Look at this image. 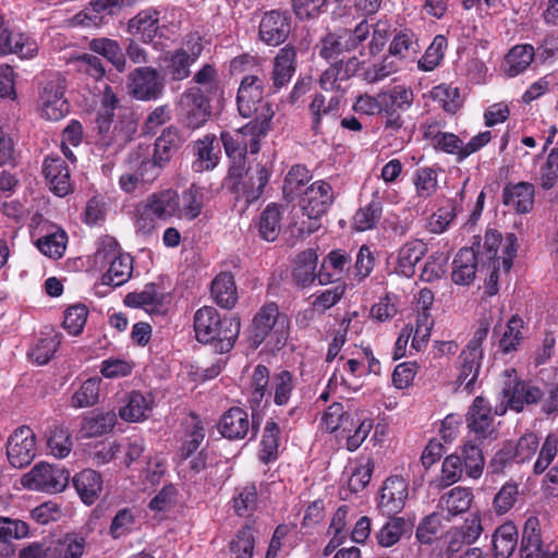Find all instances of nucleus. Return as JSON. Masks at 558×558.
<instances>
[{
    "mask_svg": "<svg viewBox=\"0 0 558 558\" xmlns=\"http://www.w3.org/2000/svg\"><path fill=\"white\" fill-rule=\"evenodd\" d=\"M137 126V118L132 109L121 106L112 87L106 85L95 119L97 144L118 153L134 140Z\"/></svg>",
    "mask_w": 558,
    "mask_h": 558,
    "instance_id": "obj_1",
    "label": "nucleus"
},
{
    "mask_svg": "<svg viewBox=\"0 0 558 558\" xmlns=\"http://www.w3.org/2000/svg\"><path fill=\"white\" fill-rule=\"evenodd\" d=\"M195 338L204 344H211L219 354L230 352L239 337L240 318L234 315L221 316L213 306H203L194 314Z\"/></svg>",
    "mask_w": 558,
    "mask_h": 558,
    "instance_id": "obj_2",
    "label": "nucleus"
},
{
    "mask_svg": "<svg viewBox=\"0 0 558 558\" xmlns=\"http://www.w3.org/2000/svg\"><path fill=\"white\" fill-rule=\"evenodd\" d=\"M180 216V195L175 190L154 192L135 208L134 222L137 232L148 235L157 227V221L168 222Z\"/></svg>",
    "mask_w": 558,
    "mask_h": 558,
    "instance_id": "obj_3",
    "label": "nucleus"
},
{
    "mask_svg": "<svg viewBox=\"0 0 558 558\" xmlns=\"http://www.w3.org/2000/svg\"><path fill=\"white\" fill-rule=\"evenodd\" d=\"M269 116L270 113L263 116L260 121H248L233 132H221L220 140L232 165L245 166L247 153H259L262 140L270 132Z\"/></svg>",
    "mask_w": 558,
    "mask_h": 558,
    "instance_id": "obj_4",
    "label": "nucleus"
},
{
    "mask_svg": "<svg viewBox=\"0 0 558 558\" xmlns=\"http://www.w3.org/2000/svg\"><path fill=\"white\" fill-rule=\"evenodd\" d=\"M270 174L269 169L262 163L248 169H245V166L231 165L225 179V186L236 201H244L251 205L263 195Z\"/></svg>",
    "mask_w": 558,
    "mask_h": 558,
    "instance_id": "obj_5",
    "label": "nucleus"
},
{
    "mask_svg": "<svg viewBox=\"0 0 558 558\" xmlns=\"http://www.w3.org/2000/svg\"><path fill=\"white\" fill-rule=\"evenodd\" d=\"M288 336V318L281 315L275 302L265 304L255 314L251 327V345L257 349L264 341L276 348L284 345Z\"/></svg>",
    "mask_w": 558,
    "mask_h": 558,
    "instance_id": "obj_6",
    "label": "nucleus"
},
{
    "mask_svg": "<svg viewBox=\"0 0 558 558\" xmlns=\"http://www.w3.org/2000/svg\"><path fill=\"white\" fill-rule=\"evenodd\" d=\"M236 106L243 118L251 121H260L263 116L269 114V130L272 129L275 109L271 102L264 98V81L257 75H245L236 94Z\"/></svg>",
    "mask_w": 558,
    "mask_h": 558,
    "instance_id": "obj_7",
    "label": "nucleus"
},
{
    "mask_svg": "<svg viewBox=\"0 0 558 558\" xmlns=\"http://www.w3.org/2000/svg\"><path fill=\"white\" fill-rule=\"evenodd\" d=\"M335 202V192L329 182L317 180L308 185L300 199L303 214L310 219L306 228H301L300 233L310 235L320 227L319 219L326 215Z\"/></svg>",
    "mask_w": 558,
    "mask_h": 558,
    "instance_id": "obj_8",
    "label": "nucleus"
},
{
    "mask_svg": "<svg viewBox=\"0 0 558 558\" xmlns=\"http://www.w3.org/2000/svg\"><path fill=\"white\" fill-rule=\"evenodd\" d=\"M96 258L109 264L107 271L101 277L102 284L120 287L132 276L133 258L130 254L122 253L114 238L105 236L97 250Z\"/></svg>",
    "mask_w": 558,
    "mask_h": 558,
    "instance_id": "obj_9",
    "label": "nucleus"
},
{
    "mask_svg": "<svg viewBox=\"0 0 558 558\" xmlns=\"http://www.w3.org/2000/svg\"><path fill=\"white\" fill-rule=\"evenodd\" d=\"M70 481V472L62 466L48 462L36 463L21 477L24 488L47 494L63 492Z\"/></svg>",
    "mask_w": 558,
    "mask_h": 558,
    "instance_id": "obj_10",
    "label": "nucleus"
},
{
    "mask_svg": "<svg viewBox=\"0 0 558 558\" xmlns=\"http://www.w3.org/2000/svg\"><path fill=\"white\" fill-rule=\"evenodd\" d=\"M178 116L182 124L191 130L202 128L209 120L210 100L201 87H190L181 95Z\"/></svg>",
    "mask_w": 558,
    "mask_h": 558,
    "instance_id": "obj_11",
    "label": "nucleus"
},
{
    "mask_svg": "<svg viewBox=\"0 0 558 558\" xmlns=\"http://www.w3.org/2000/svg\"><path fill=\"white\" fill-rule=\"evenodd\" d=\"M66 81L57 72L44 84L39 96L40 116L50 121L63 119L70 111V105L64 97Z\"/></svg>",
    "mask_w": 558,
    "mask_h": 558,
    "instance_id": "obj_12",
    "label": "nucleus"
},
{
    "mask_svg": "<svg viewBox=\"0 0 558 558\" xmlns=\"http://www.w3.org/2000/svg\"><path fill=\"white\" fill-rule=\"evenodd\" d=\"M218 432L221 436L229 440H242L247 435L250 439H255L259 423L255 421V415L250 420L245 409L240 407H231L220 417L217 424Z\"/></svg>",
    "mask_w": 558,
    "mask_h": 558,
    "instance_id": "obj_13",
    "label": "nucleus"
},
{
    "mask_svg": "<svg viewBox=\"0 0 558 558\" xmlns=\"http://www.w3.org/2000/svg\"><path fill=\"white\" fill-rule=\"evenodd\" d=\"M163 87L162 77L153 66L136 68L128 75L129 94L136 100H155L162 95Z\"/></svg>",
    "mask_w": 558,
    "mask_h": 558,
    "instance_id": "obj_14",
    "label": "nucleus"
},
{
    "mask_svg": "<svg viewBox=\"0 0 558 558\" xmlns=\"http://www.w3.org/2000/svg\"><path fill=\"white\" fill-rule=\"evenodd\" d=\"M37 452L34 430L22 425L13 430L7 440V457L13 468L22 469L32 463Z\"/></svg>",
    "mask_w": 558,
    "mask_h": 558,
    "instance_id": "obj_15",
    "label": "nucleus"
},
{
    "mask_svg": "<svg viewBox=\"0 0 558 558\" xmlns=\"http://www.w3.org/2000/svg\"><path fill=\"white\" fill-rule=\"evenodd\" d=\"M408 496V481L401 475H390L380 487L378 509L384 515H396L404 508Z\"/></svg>",
    "mask_w": 558,
    "mask_h": 558,
    "instance_id": "obj_16",
    "label": "nucleus"
},
{
    "mask_svg": "<svg viewBox=\"0 0 558 558\" xmlns=\"http://www.w3.org/2000/svg\"><path fill=\"white\" fill-rule=\"evenodd\" d=\"M291 32V17L289 12L271 10L266 12L258 26V36L267 46L277 47L283 44Z\"/></svg>",
    "mask_w": 558,
    "mask_h": 558,
    "instance_id": "obj_17",
    "label": "nucleus"
},
{
    "mask_svg": "<svg viewBox=\"0 0 558 558\" xmlns=\"http://www.w3.org/2000/svg\"><path fill=\"white\" fill-rule=\"evenodd\" d=\"M39 46L28 33L19 29L0 31V56L15 54L22 60H29L38 54Z\"/></svg>",
    "mask_w": 558,
    "mask_h": 558,
    "instance_id": "obj_18",
    "label": "nucleus"
},
{
    "mask_svg": "<svg viewBox=\"0 0 558 558\" xmlns=\"http://www.w3.org/2000/svg\"><path fill=\"white\" fill-rule=\"evenodd\" d=\"M465 423L475 440L483 441L488 438L494 432V416L489 401L483 396L475 397L465 414Z\"/></svg>",
    "mask_w": 558,
    "mask_h": 558,
    "instance_id": "obj_19",
    "label": "nucleus"
},
{
    "mask_svg": "<svg viewBox=\"0 0 558 558\" xmlns=\"http://www.w3.org/2000/svg\"><path fill=\"white\" fill-rule=\"evenodd\" d=\"M43 174L49 190L59 197L72 192L73 185L68 162L60 156H48L43 163Z\"/></svg>",
    "mask_w": 558,
    "mask_h": 558,
    "instance_id": "obj_20",
    "label": "nucleus"
},
{
    "mask_svg": "<svg viewBox=\"0 0 558 558\" xmlns=\"http://www.w3.org/2000/svg\"><path fill=\"white\" fill-rule=\"evenodd\" d=\"M130 168L136 171L142 183L153 184L161 174L165 165L150 154L149 145L138 144L128 157Z\"/></svg>",
    "mask_w": 558,
    "mask_h": 558,
    "instance_id": "obj_21",
    "label": "nucleus"
},
{
    "mask_svg": "<svg viewBox=\"0 0 558 558\" xmlns=\"http://www.w3.org/2000/svg\"><path fill=\"white\" fill-rule=\"evenodd\" d=\"M502 395L508 407L515 412H521L525 404L539 402L544 397V392L538 387L517 377L506 383Z\"/></svg>",
    "mask_w": 558,
    "mask_h": 558,
    "instance_id": "obj_22",
    "label": "nucleus"
},
{
    "mask_svg": "<svg viewBox=\"0 0 558 558\" xmlns=\"http://www.w3.org/2000/svg\"><path fill=\"white\" fill-rule=\"evenodd\" d=\"M193 161L192 170L196 173L215 169L220 159V148L216 136L207 134L192 143Z\"/></svg>",
    "mask_w": 558,
    "mask_h": 558,
    "instance_id": "obj_23",
    "label": "nucleus"
},
{
    "mask_svg": "<svg viewBox=\"0 0 558 558\" xmlns=\"http://www.w3.org/2000/svg\"><path fill=\"white\" fill-rule=\"evenodd\" d=\"M165 295L158 284L146 283L142 291L130 292L124 298V304L133 308H142L150 315H161L166 312Z\"/></svg>",
    "mask_w": 558,
    "mask_h": 558,
    "instance_id": "obj_24",
    "label": "nucleus"
},
{
    "mask_svg": "<svg viewBox=\"0 0 558 558\" xmlns=\"http://www.w3.org/2000/svg\"><path fill=\"white\" fill-rule=\"evenodd\" d=\"M296 70V49L288 44L280 48L274 58V66L271 72L272 92L276 93L286 86L294 75Z\"/></svg>",
    "mask_w": 558,
    "mask_h": 558,
    "instance_id": "obj_25",
    "label": "nucleus"
},
{
    "mask_svg": "<svg viewBox=\"0 0 558 558\" xmlns=\"http://www.w3.org/2000/svg\"><path fill=\"white\" fill-rule=\"evenodd\" d=\"M535 189L530 182L507 183L502 190V204L518 214H527L534 206Z\"/></svg>",
    "mask_w": 558,
    "mask_h": 558,
    "instance_id": "obj_26",
    "label": "nucleus"
},
{
    "mask_svg": "<svg viewBox=\"0 0 558 558\" xmlns=\"http://www.w3.org/2000/svg\"><path fill=\"white\" fill-rule=\"evenodd\" d=\"M483 362V353H473L469 350H462L458 356V375L456 384L463 386L464 390L473 393L475 384L478 379Z\"/></svg>",
    "mask_w": 558,
    "mask_h": 558,
    "instance_id": "obj_27",
    "label": "nucleus"
},
{
    "mask_svg": "<svg viewBox=\"0 0 558 558\" xmlns=\"http://www.w3.org/2000/svg\"><path fill=\"white\" fill-rule=\"evenodd\" d=\"M295 388L296 378L290 371L280 369L275 372L264 407L269 405L270 401L278 407L288 405Z\"/></svg>",
    "mask_w": 558,
    "mask_h": 558,
    "instance_id": "obj_28",
    "label": "nucleus"
},
{
    "mask_svg": "<svg viewBox=\"0 0 558 558\" xmlns=\"http://www.w3.org/2000/svg\"><path fill=\"white\" fill-rule=\"evenodd\" d=\"M477 254L473 247H462L452 262L451 280L459 286H470L477 270Z\"/></svg>",
    "mask_w": 558,
    "mask_h": 558,
    "instance_id": "obj_29",
    "label": "nucleus"
},
{
    "mask_svg": "<svg viewBox=\"0 0 558 558\" xmlns=\"http://www.w3.org/2000/svg\"><path fill=\"white\" fill-rule=\"evenodd\" d=\"M383 216V196L379 190L372 193V198L365 205H361L352 218V228L357 232H364L376 228Z\"/></svg>",
    "mask_w": 558,
    "mask_h": 558,
    "instance_id": "obj_30",
    "label": "nucleus"
},
{
    "mask_svg": "<svg viewBox=\"0 0 558 558\" xmlns=\"http://www.w3.org/2000/svg\"><path fill=\"white\" fill-rule=\"evenodd\" d=\"M427 253V245L422 240H412L403 244L399 252L396 264V272L405 278H412L415 274L416 264Z\"/></svg>",
    "mask_w": 558,
    "mask_h": 558,
    "instance_id": "obj_31",
    "label": "nucleus"
},
{
    "mask_svg": "<svg viewBox=\"0 0 558 558\" xmlns=\"http://www.w3.org/2000/svg\"><path fill=\"white\" fill-rule=\"evenodd\" d=\"M351 257L342 250H332L324 258L320 269L317 272L319 284H328L342 278L349 269Z\"/></svg>",
    "mask_w": 558,
    "mask_h": 558,
    "instance_id": "obj_32",
    "label": "nucleus"
},
{
    "mask_svg": "<svg viewBox=\"0 0 558 558\" xmlns=\"http://www.w3.org/2000/svg\"><path fill=\"white\" fill-rule=\"evenodd\" d=\"M72 483L81 500L88 506L99 498L102 490V477L100 473L92 469H85L76 473Z\"/></svg>",
    "mask_w": 558,
    "mask_h": 558,
    "instance_id": "obj_33",
    "label": "nucleus"
},
{
    "mask_svg": "<svg viewBox=\"0 0 558 558\" xmlns=\"http://www.w3.org/2000/svg\"><path fill=\"white\" fill-rule=\"evenodd\" d=\"M474 495L471 488L456 486L441 495L438 508L446 511L449 517H456L466 512L473 502Z\"/></svg>",
    "mask_w": 558,
    "mask_h": 558,
    "instance_id": "obj_34",
    "label": "nucleus"
},
{
    "mask_svg": "<svg viewBox=\"0 0 558 558\" xmlns=\"http://www.w3.org/2000/svg\"><path fill=\"white\" fill-rule=\"evenodd\" d=\"M271 381L272 374L269 368L264 364H257L253 369L248 386V403L253 412L264 407L263 403H265Z\"/></svg>",
    "mask_w": 558,
    "mask_h": 558,
    "instance_id": "obj_35",
    "label": "nucleus"
},
{
    "mask_svg": "<svg viewBox=\"0 0 558 558\" xmlns=\"http://www.w3.org/2000/svg\"><path fill=\"white\" fill-rule=\"evenodd\" d=\"M154 400L140 391H131L125 404L120 408L119 416L125 422H142L148 417L153 410Z\"/></svg>",
    "mask_w": 558,
    "mask_h": 558,
    "instance_id": "obj_36",
    "label": "nucleus"
},
{
    "mask_svg": "<svg viewBox=\"0 0 558 558\" xmlns=\"http://www.w3.org/2000/svg\"><path fill=\"white\" fill-rule=\"evenodd\" d=\"M158 29L159 12L151 8L142 10L129 21V32L132 35H138L146 44L154 41Z\"/></svg>",
    "mask_w": 558,
    "mask_h": 558,
    "instance_id": "obj_37",
    "label": "nucleus"
},
{
    "mask_svg": "<svg viewBox=\"0 0 558 558\" xmlns=\"http://www.w3.org/2000/svg\"><path fill=\"white\" fill-rule=\"evenodd\" d=\"M210 293L217 305L222 308H232L238 301V291L233 275L228 271L217 275L211 281Z\"/></svg>",
    "mask_w": 558,
    "mask_h": 558,
    "instance_id": "obj_38",
    "label": "nucleus"
},
{
    "mask_svg": "<svg viewBox=\"0 0 558 558\" xmlns=\"http://www.w3.org/2000/svg\"><path fill=\"white\" fill-rule=\"evenodd\" d=\"M234 513L241 518H250L258 507V492L254 482L236 486L230 500Z\"/></svg>",
    "mask_w": 558,
    "mask_h": 558,
    "instance_id": "obj_39",
    "label": "nucleus"
},
{
    "mask_svg": "<svg viewBox=\"0 0 558 558\" xmlns=\"http://www.w3.org/2000/svg\"><path fill=\"white\" fill-rule=\"evenodd\" d=\"M47 448L58 459L66 458L73 449V437L70 427L65 423H54L47 433Z\"/></svg>",
    "mask_w": 558,
    "mask_h": 558,
    "instance_id": "obj_40",
    "label": "nucleus"
},
{
    "mask_svg": "<svg viewBox=\"0 0 558 558\" xmlns=\"http://www.w3.org/2000/svg\"><path fill=\"white\" fill-rule=\"evenodd\" d=\"M536 60L535 48L531 44H519L513 46L505 57V72L509 77H515L529 69Z\"/></svg>",
    "mask_w": 558,
    "mask_h": 558,
    "instance_id": "obj_41",
    "label": "nucleus"
},
{
    "mask_svg": "<svg viewBox=\"0 0 558 558\" xmlns=\"http://www.w3.org/2000/svg\"><path fill=\"white\" fill-rule=\"evenodd\" d=\"M182 145L179 130L174 126L166 128L155 140L150 154L167 166Z\"/></svg>",
    "mask_w": 558,
    "mask_h": 558,
    "instance_id": "obj_42",
    "label": "nucleus"
},
{
    "mask_svg": "<svg viewBox=\"0 0 558 558\" xmlns=\"http://www.w3.org/2000/svg\"><path fill=\"white\" fill-rule=\"evenodd\" d=\"M414 93L411 87L405 85H395L387 89H381L380 108L381 110H395L407 112L413 105Z\"/></svg>",
    "mask_w": 558,
    "mask_h": 558,
    "instance_id": "obj_43",
    "label": "nucleus"
},
{
    "mask_svg": "<svg viewBox=\"0 0 558 558\" xmlns=\"http://www.w3.org/2000/svg\"><path fill=\"white\" fill-rule=\"evenodd\" d=\"M543 547L539 521L530 517L523 526L520 556L521 558H541Z\"/></svg>",
    "mask_w": 558,
    "mask_h": 558,
    "instance_id": "obj_44",
    "label": "nucleus"
},
{
    "mask_svg": "<svg viewBox=\"0 0 558 558\" xmlns=\"http://www.w3.org/2000/svg\"><path fill=\"white\" fill-rule=\"evenodd\" d=\"M88 49L106 58L118 72L125 71L126 58L117 40L106 37L94 38L88 43Z\"/></svg>",
    "mask_w": 558,
    "mask_h": 558,
    "instance_id": "obj_45",
    "label": "nucleus"
},
{
    "mask_svg": "<svg viewBox=\"0 0 558 558\" xmlns=\"http://www.w3.org/2000/svg\"><path fill=\"white\" fill-rule=\"evenodd\" d=\"M281 428L277 422H266L260 440L258 459L264 464H269L278 459Z\"/></svg>",
    "mask_w": 558,
    "mask_h": 558,
    "instance_id": "obj_46",
    "label": "nucleus"
},
{
    "mask_svg": "<svg viewBox=\"0 0 558 558\" xmlns=\"http://www.w3.org/2000/svg\"><path fill=\"white\" fill-rule=\"evenodd\" d=\"M424 137L430 141L436 150L454 155L458 161L465 159L463 155L464 143L454 133L440 131L433 133L432 126H429L428 130L424 132Z\"/></svg>",
    "mask_w": 558,
    "mask_h": 558,
    "instance_id": "obj_47",
    "label": "nucleus"
},
{
    "mask_svg": "<svg viewBox=\"0 0 558 558\" xmlns=\"http://www.w3.org/2000/svg\"><path fill=\"white\" fill-rule=\"evenodd\" d=\"M518 545V529L512 522L501 524L493 535L495 558H509Z\"/></svg>",
    "mask_w": 558,
    "mask_h": 558,
    "instance_id": "obj_48",
    "label": "nucleus"
},
{
    "mask_svg": "<svg viewBox=\"0 0 558 558\" xmlns=\"http://www.w3.org/2000/svg\"><path fill=\"white\" fill-rule=\"evenodd\" d=\"M318 256L315 251L307 250L298 255L292 271L294 282L302 287L311 286L317 279L316 266Z\"/></svg>",
    "mask_w": 558,
    "mask_h": 558,
    "instance_id": "obj_49",
    "label": "nucleus"
},
{
    "mask_svg": "<svg viewBox=\"0 0 558 558\" xmlns=\"http://www.w3.org/2000/svg\"><path fill=\"white\" fill-rule=\"evenodd\" d=\"M282 210L276 203L268 204L259 215L258 232L262 239L272 242L281 230Z\"/></svg>",
    "mask_w": 558,
    "mask_h": 558,
    "instance_id": "obj_50",
    "label": "nucleus"
},
{
    "mask_svg": "<svg viewBox=\"0 0 558 558\" xmlns=\"http://www.w3.org/2000/svg\"><path fill=\"white\" fill-rule=\"evenodd\" d=\"M117 423L114 411L99 412L85 415L81 423V430L86 437H98L110 433Z\"/></svg>",
    "mask_w": 558,
    "mask_h": 558,
    "instance_id": "obj_51",
    "label": "nucleus"
},
{
    "mask_svg": "<svg viewBox=\"0 0 558 558\" xmlns=\"http://www.w3.org/2000/svg\"><path fill=\"white\" fill-rule=\"evenodd\" d=\"M312 173L304 165L292 166L283 181V195L287 201H293L303 194V187L311 181Z\"/></svg>",
    "mask_w": 558,
    "mask_h": 558,
    "instance_id": "obj_52",
    "label": "nucleus"
},
{
    "mask_svg": "<svg viewBox=\"0 0 558 558\" xmlns=\"http://www.w3.org/2000/svg\"><path fill=\"white\" fill-rule=\"evenodd\" d=\"M462 465L468 477L477 480L482 476L485 460L482 448L473 440L466 441L462 447L461 454Z\"/></svg>",
    "mask_w": 558,
    "mask_h": 558,
    "instance_id": "obj_53",
    "label": "nucleus"
},
{
    "mask_svg": "<svg viewBox=\"0 0 558 558\" xmlns=\"http://www.w3.org/2000/svg\"><path fill=\"white\" fill-rule=\"evenodd\" d=\"M421 47L415 35L405 29L395 35L389 46V53L399 59H415Z\"/></svg>",
    "mask_w": 558,
    "mask_h": 558,
    "instance_id": "obj_54",
    "label": "nucleus"
},
{
    "mask_svg": "<svg viewBox=\"0 0 558 558\" xmlns=\"http://www.w3.org/2000/svg\"><path fill=\"white\" fill-rule=\"evenodd\" d=\"M165 73L171 81H183L191 75L193 63L187 57V51L183 48L175 49L165 59Z\"/></svg>",
    "mask_w": 558,
    "mask_h": 558,
    "instance_id": "obj_55",
    "label": "nucleus"
},
{
    "mask_svg": "<svg viewBox=\"0 0 558 558\" xmlns=\"http://www.w3.org/2000/svg\"><path fill=\"white\" fill-rule=\"evenodd\" d=\"M322 424L330 433L339 428L350 433L354 427L351 414L343 410V404L340 402H333L327 408L322 417Z\"/></svg>",
    "mask_w": 558,
    "mask_h": 558,
    "instance_id": "obj_56",
    "label": "nucleus"
},
{
    "mask_svg": "<svg viewBox=\"0 0 558 558\" xmlns=\"http://www.w3.org/2000/svg\"><path fill=\"white\" fill-rule=\"evenodd\" d=\"M416 196L421 199H428L438 190V173L433 167H420L413 175Z\"/></svg>",
    "mask_w": 558,
    "mask_h": 558,
    "instance_id": "obj_57",
    "label": "nucleus"
},
{
    "mask_svg": "<svg viewBox=\"0 0 558 558\" xmlns=\"http://www.w3.org/2000/svg\"><path fill=\"white\" fill-rule=\"evenodd\" d=\"M68 243V234L57 228L54 231L39 238L36 242L38 250L46 256L58 259L63 256Z\"/></svg>",
    "mask_w": 558,
    "mask_h": 558,
    "instance_id": "obj_58",
    "label": "nucleus"
},
{
    "mask_svg": "<svg viewBox=\"0 0 558 558\" xmlns=\"http://www.w3.org/2000/svg\"><path fill=\"white\" fill-rule=\"evenodd\" d=\"M430 98L449 114H454L462 107V100L458 87L448 84H439L430 90Z\"/></svg>",
    "mask_w": 558,
    "mask_h": 558,
    "instance_id": "obj_59",
    "label": "nucleus"
},
{
    "mask_svg": "<svg viewBox=\"0 0 558 558\" xmlns=\"http://www.w3.org/2000/svg\"><path fill=\"white\" fill-rule=\"evenodd\" d=\"M181 198L182 206H180L179 217H184L187 220L196 219L204 207V189L193 183L182 193Z\"/></svg>",
    "mask_w": 558,
    "mask_h": 558,
    "instance_id": "obj_60",
    "label": "nucleus"
},
{
    "mask_svg": "<svg viewBox=\"0 0 558 558\" xmlns=\"http://www.w3.org/2000/svg\"><path fill=\"white\" fill-rule=\"evenodd\" d=\"M101 379L92 377L86 379L76 390L71 399V405L75 409L89 408L99 400Z\"/></svg>",
    "mask_w": 558,
    "mask_h": 558,
    "instance_id": "obj_61",
    "label": "nucleus"
},
{
    "mask_svg": "<svg viewBox=\"0 0 558 558\" xmlns=\"http://www.w3.org/2000/svg\"><path fill=\"white\" fill-rule=\"evenodd\" d=\"M255 546L253 527L245 524L230 542L231 558H252Z\"/></svg>",
    "mask_w": 558,
    "mask_h": 558,
    "instance_id": "obj_62",
    "label": "nucleus"
},
{
    "mask_svg": "<svg viewBox=\"0 0 558 558\" xmlns=\"http://www.w3.org/2000/svg\"><path fill=\"white\" fill-rule=\"evenodd\" d=\"M388 518L389 520L376 533L377 542L383 547H390L397 544L400 541L405 526L403 518L396 515Z\"/></svg>",
    "mask_w": 558,
    "mask_h": 558,
    "instance_id": "obj_63",
    "label": "nucleus"
},
{
    "mask_svg": "<svg viewBox=\"0 0 558 558\" xmlns=\"http://www.w3.org/2000/svg\"><path fill=\"white\" fill-rule=\"evenodd\" d=\"M539 186L551 190L558 183V147L549 150L545 162L539 168Z\"/></svg>",
    "mask_w": 558,
    "mask_h": 558,
    "instance_id": "obj_64",
    "label": "nucleus"
}]
</instances>
